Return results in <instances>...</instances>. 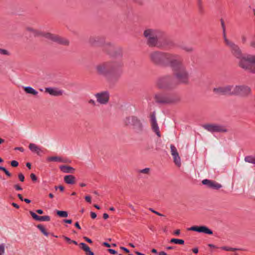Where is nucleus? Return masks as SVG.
<instances>
[{"label":"nucleus","mask_w":255,"mask_h":255,"mask_svg":"<svg viewBox=\"0 0 255 255\" xmlns=\"http://www.w3.org/2000/svg\"><path fill=\"white\" fill-rule=\"evenodd\" d=\"M50 220V218L48 216H39L38 221H49Z\"/></svg>","instance_id":"28"},{"label":"nucleus","mask_w":255,"mask_h":255,"mask_svg":"<svg viewBox=\"0 0 255 255\" xmlns=\"http://www.w3.org/2000/svg\"><path fill=\"white\" fill-rule=\"evenodd\" d=\"M12 205L13 207H15L16 208H17V209L19 208V206L17 204H16V203H12Z\"/></svg>","instance_id":"55"},{"label":"nucleus","mask_w":255,"mask_h":255,"mask_svg":"<svg viewBox=\"0 0 255 255\" xmlns=\"http://www.w3.org/2000/svg\"><path fill=\"white\" fill-rule=\"evenodd\" d=\"M15 150H19L21 152H23L24 151V149L22 148V147H15L14 148Z\"/></svg>","instance_id":"46"},{"label":"nucleus","mask_w":255,"mask_h":255,"mask_svg":"<svg viewBox=\"0 0 255 255\" xmlns=\"http://www.w3.org/2000/svg\"><path fill=\"white\" fill-rule=\"evenodd\" d=\"M44 33L38 29H36V31L33 35L37 37H44Z\"/></svg>","instance_id":"27"},{"label":"nucleus","mask_w":255,"mask_h":255,"mask_svg":"<svg viewBox=\"0 0 255 255\" xmlns=\"http://www.w3.org/2000/svg\"><path fill=\"white\" fill-rule=\"evenodd\" d=\"M151 126H152V128L153 130H154V131L156 133V134H157V135L158 136L160 137V132H159V128H158V125L156 122V121H155V119L154 118H152Z\"/></svg>","instance_id":"21"},{"label":"nucleus","mask_w":255,"mask_h":255,"mask_svg":"<svg viewBox=\"0 0 255 255\" xmlns=\"http://www.w3.org/2000/svg\"><path fill=\"white\" fill-rule=\"evenodd\" d=\"M64 222L65 223H67L68 224H71L72 223V220H65Z\"/></svg>","instance_id":"58"},{"label":"nucleus","mask_w":255,"mask_h":255,"mask_svg":"<svg viewBox=\"0 0 255 255\" xmlns=\"http://www.w3.org/2000/svg\"><path fill=\"white\" fill-rule=\"evenodd\" d=\"M121 249L122 250H124V251H125L127 253L129 252L128 250L127 249V248H125V247H121Z\"/></svg>","instance_id":"52"},{"label":"nucleus","mask_w":255,"mask_h":255,"mask_svg":"<svg viewBox=\"0 0 255 255\" xmlns=\"http://www.w3.org/2000/svg\"><path fill=\"white\" fill-rule=\"evenodd\" d=\"M91 216L93 219H95L97 217V214L94 212H91Z\"/></svg>","instance_id":"44"},{"label":"nucleus","mask_w":255,"mask_h":255,"mask_svg":"<svg viewBox=\"0 0 255 255\" xmlns=\"http://www.w3.org/2000/svg\"><path fill=\"white\" fill-rule=\"evenodd\" d=\"M109 252L111 254H117V252L115 250H113V249H109Z\"/></svg>","instance_id":"45"},{"label":"nucleus","mask_w":255,"mask_h":255,"mask_svg":"<svg viewBox=\"0 0 255 255\" xmlns=\"http://www.w3.org/2000/svg\"><path fill=\"white\" fill-rule=\"evenodd\" d=\"M59 168L61 171L66 173H73L75 171L73 167L67 165H61Z\"/></svg>","instance_id":"17"},{"label":"nucleus","mask_w":255,"mask_h":255,"mask_svg":"<svg viewBox=\"0 0 255 255\" xmlns=\"http://www.w3.org/2000/svg\"><path fill=\"white\" fill-rule=\"evenodd\" d=\"M18 165V163L16 160H12L11 161V165L12 167H17Z\"/></svg>","instance_id":"37"},{"label":"nucleus","mask_w":255,"mask_h":255,"mask_svg":"<svg viewBox=\"0 0 255 255\" xmlns=\"http://www.w3.org/2000/svg\"><path fill=\"white\" fill-rule=\"evenodd\" d=\"M170 242L175 244L183 245L184 243V241L182 239H172L170 240Z\"/></svg>","instance_id":"24"},{"label":"nucleus","mask_w":255,"mask_h":255,"mask_svg":"<svg viewBox=\"0 0 255 255\" xmlns=\"http://www.w3.org/2000/svg\"><path fill=\"white\" fill-rule=\"evenodd\" d=\"M143 35L148 45L155 46L157 44L158 40L162 36L163 33L157 29L147 28L143 31Z\"/></svg>","instance_id":"2"},{"label":"nucleus","mask_w":255,"mask_h":255,"mask_svg":"<svg viewBox=\"0 0 255 255\" xmlns=\"http://www.w3.org/2000/svg\"><path fill=\"white\" fill-rule=\"evenodd\" d=\"M204 128L211 132H226L228 131L225 127L217 124L207 125L204 126Z\"/></svg>","instance_id":"8"},{"label":"nucleus","mask_w":255,"mask_h":255,"mask_svg":"<svg viewBox=\"0 0 255 255\" xmlns=\"http://www.w3.org/2000/svg\"><path fill=\"white\" fill-rule=\"evenodd\" d=\"M225 40L226 43L232 48L233 55L238 59L239 66L255 73V55L243 54L238 46L227 39Z\"/></svg>","instance_id":"1"},{"label":"nucleus","mask_w":255,"mask_h":255,"mask_svg":"<svg viewBox=\"0 0 255 255\" xmlns=\"http://www.w3.org/2000/svg\"><path fill=\"white\" fill-rule=\"evenodd\" d=\"M57 214L60 217H67L68 213L65 211H57Z\"/></svg>","instance_id":"26"},{"label":"nucleus","mask_w":255,"mask_h":255,"mask_svg":"<svg viewBox=\"0 0 255 255\" xmlns=\"http://www.w3.org/2000/svg\"><path fill=\"white\" fill-rule=\"evenodd\" d=\"M213 92L218 95L229 94V85L215 88Z\"/></svg>","instance_id":"16"},{"label":"nucleus","mask_w":255,"mask_h":255,"mask_svg":"<svg viewBox=\"0 0 255 255\" xmlns=\"http://www.w3.org/2000/svg\"><path fill=\"white\" fill-rule=\"evenodd\" d=\"M250 45L253 48H255V36L254 37L253 39L251 41Z\"/></svg>","instance_id":"35"},{"label":"nucleus","mask_w":255,"mask_h":255,"mask_svg":"<svg viewBox=\"0 0 255 255\" xmlns=\"http://www.w3.org/2000/svg\"><path fill=\"white\" fill-rule=\"evenodd\" d=\"M170 64L173 68L174 74L177 79L184 81L188 77V72L180 61L176 59L174 57Z\"/></svg>","instance_id":"4"},{"label":"nucleus","mask_w":255,"mask_h":255,"mask_svg":"<svg viewBox=\"0 0 255 255\" xmlns=\"http://www.w3.org/2000/svg\"><path fill=\"white\" fill-rule=\"evenodd\" d=\"M17 196H18V198H19L20 200H21V201H23V200H24V199H23V198H22V196H21V194H18V195H17Z\"/></svg>","instance_id":"57"},{"label":"nucleus","mask_w":255,"mask_h":255,"mask_svg":"<svg viewBox=\"0 0 255 255\" xmlns=\"http://www.w3.org/2000/svg\"><path fill=\"white\" fill-rule=\"evenodd\" d=\"M180 234V231L179 230H177L174 231V234L178 236Z\"/></svg>","instance_id":"47"},{"label":"nucleus","mask_w":255,"mask_h":255,"mask_svg":"<svg viewBox=\"0 0 255 255\" xmlns=\"http://www.w3.org/2000/svg\"><path fill=\"white\" fill-rule=\"evenodd\" d=\"M83 239H84L85 241H86L87 242H88V243H92V240H91L90 239H89V238H87V237H83Z\"/></svg>","instance_id":"43"},{"label":"nucleus","mask_w":255,"mask_h":255,"mask_svg":"<svg viewBox=\"0 0 255 255\" xmlns=\"http://www.w3.org/2000/svg\"><path fill=\"white\" fill-rule=\"evenodd\" d=\"M36 29H34V28H32L31 27H27L26 28V30L28 32L32 33L33 34H34L35 32L36 31Z\"/></svg>","instance_id":"33"},{"label":"nucleus","mask_w":255,"mask_h":255,"mask_svg":"<svg viewBox=\"0 0 255 255\" xmlns=\"http://www.w3.org/2000/svg\"><path fill=\"white\" fill-rule=\"evenodd\" d=\"M29 213L34 219H35L36 221L39 220V216L37 215L35 213H34L32 211H30Z\"/></svg>","instance_id":"31"},{"label":"nucleus","mask_w":255,"mask_h":255,"mask_svg":"<svg viewBox=\"0 0 255 255\" xmlns=\"http://www.w3.org/2000/svg\"><path fill=\"white\" fill-rule=\"evenodd\" d=\"M37 228L45 236H48L49 234L48 232L46 231V229L43 226L39 225L37 226Z\"/></svg>","instance_id":"25"},{"label":"nucleus","mask_w":255,"mask_h":255,"mask_svg":"<svg viewBox=\"0 0 255 255\" xmlns=\"http://www.w3.org/2000/svg\"><path fill=\"white\" fill-rule=\"evenodd\" d=\"M192 251H193V253L195 254H197L198 253V249L197 248H194L192 250Z\"/></svg>","instance_id":"51"},{"label":"nucleus","mask_w":255,"mask_h":255,"mask_svg":"<svg viewBox=\"0 0 255 255\" xmlns=\"http://www.w3.org/2000/svg\"><path fill=\"white\" fill-rule=\"evenodd\" d=\"M135 254L137 255H144L143 254H142L140 252H135Z\"/></svg>","instance_id":"64"},{"label":"nucleus","mask_w":255,"mask_h":255,"mask_svg":"<svg viewBox=\"0 0 255 255\" xmlns=\"http://www.w3.org/2000/svg\"><path fill=\"white\" fill-rule=\"evenodd\" d=\"M75 226L79 229H81V227L78 222H76L75 224Z\"/></svg>","instance_id":"56"},{"label":"nucleus","mask_w":255,"mask_h":255,"mask_svg":"<svg viewBox=\"0 0 255 255\" xmlns=\"http://www.w3.org/2000/svg\"><path fill=\"white\" fill-rule=\"evenodd\" d=\"M245 160L247 162L255 164V156H248L245 157Z\"/></svg>","instance_id":"23"},{"label":"nucleus","mask_w":255,"mask_h":255,"mask_svg":"<svg viewBox=\"0 0 255 255\" xmlns=\"http://www.w3.org/2000/svg\"><path fill=\"white\" fill-rule=\"evenodd\" d=\"M58 188L61 191H63L64 190V188L62 186H59Z\"/></svg>","instance_id":"59"},{"label":"nucleus","mask_w":255,"mask_h":255,"mask_svg":"<svg viewBox=\"0 0 255 255\" xmlns=\"http://www.w3.org/2000/svg\"><path fill=\"white\" fill-rule=\"evenodd\" d=\"M103 218H104V219H107L109 218L108 214L107 213H104L103 214Z\"/></svg>","instance_id":"50"},{"label":"nucleus","mask_w":255,"mask_h":255,"mask_svg":"<svg viewBox=\"0 0 255 255\" xmlns=\"http://www.w3.org/2000/svg\"><path fill=\"white\" fill-rule=\"evenodd\" d=\"M30 176L31 179L33 181H35L37 180V177L34 173H31Z\"/></svg>","instance_id":"39"},{"label":"nucleus","mask_w":255,"mask_h":255,"mask_svg":"<svg viewBox=\"0 0 255 255\" xmlns=\"http://www.w3.org/2000/svg\"><path fill=\"white\" fill-rule=\"evenodd\" d=\"M24 201L27 203H29L31 202L30 200L28 199H24Z\"/></svg>","instance_id":"61"},{"label":"nucleus","mask_w":255,"mask_h":255,"mask_svg":"<svg viewBox=\"0 0 255 255\" xmlns=\"http://www.w3.org/2000/svg\"><path fill=\"white\" fill-rule=\"evenodd\" d=\"M28 147L32 153H35L38 155H41L43 153L41 147L35 143H29Z\"/></svg>","instance_id":"15"},{"label":"nucleus","mask_w":255,"mask_h":255,"mask_svg":"<svg viewBox=\"0 0 255 255\" xmlns=\"http://www.w3.org/2000/svg\"><path fill=\"white\" fill-rule=\"evenodd\" d=\"M63 238L69 244L73 243L75 245H77V243L76 241L71 240L69 238L66 236H64Z\"/></svg>","instance_id":"29"},{"label":"nucleus","mask_w":255,"mask_h":255,"mask_svg":"<svg viewBox=\"0 0 255 255\" xmlns=\"http://www.w3.org/2000/svg\"><path fill=\"white\" fill-rule=\"evenodd\" d=\"M45 92L53 96H59L63 94V91L57 88H46L45 89Z\"/></svg>","instance_id":"14"},{"label":"nucleus","mask_w":255,"mask_h":255,"mask_svg":"<svg viewBox=\"0 0 255 255\" xmlns=\"http://www.w3.org/2000/svg\"><path fill=\"white\" fill-rule=\"evenodd\" d=\"M170 149L171 154L173 157L174 163L177 166L180 167L181 165V158L179 156L177 149L173 145H170Z\"/></svg>","instance_id":"9"},{"label":"nucleus","mask_w":255,"mask_h":255,"mask_svg":"<svg viewBox=\"0 0 255 255\" xmlns=\"http://www.w3.org/2000/svg\"><path fill=\"white\" fill-rule=\"evenodd\" d=\"M36 212L39 214H43V211L41 209L37 210L36 211Z\"/></svg>","instance_id":"54"},{"label":"nucleus","mask_w":255,"mask_h":255,"mask_svg":"<svg viewBox=\"0 0 255 255\" xmlns=\"http://www.w3.org/2000/svg\"><path fill=\"white\" fill-rule=\"evenodd\" d=\"M152 212L155 213V214L158 215V216H163V215L160 213H159V212L156 211H154V210H153L152 209H149Z\"/></svg>","instance_id":"40"},{"label":"nucleus","mask_w":255,"mask_h":255,"mask_svg":"<svg viewBox=\"0 0 255 255\" xmlns=\"http://www.w3.org/2000/svg\"><path fill=\"white\" fill-rule=\"evenodd\" d=\"M47 160L49 162H63L62 158L61 157L57 156L48 157L47 158Z\"/></svg>","instance_id":"22"},{"label":"nucleus","mask_w":255,"mask_h":255,"mask_svg":"<svg viewBox=\"0 0 255 255\" xmlns=\"http://www.w3.org/2000/svg\"><path fill=\"white\" fill-rule=\"evenodd\" d=\"M18 178L20 181L23 182L24 180V176L21 173L18 174Z\"/></svg>","instance_id":"38"},{"label":"nucleus","mask_w":255,"mask_h":255,"mask_svg":"<svg viewBox=\"0 0 255 255\" xmlns=\"http://www.w3.org/2000/svg\"><path fill=\"white\" fill-rule=\"evenodd\" d=\"M125 123L127 125L131 126L135 128L140 127L141 124L140 121L135 117H129L125 120Z\"/></svg>","instance_id":"10"},{"label":"nucleus","mask_w":255,"mask_h":255,"mask_svg":"<svg viewBox=\"0 0 255 255\" xmlns=\"http://www.w3.org/2000/svg\"><path fill=\"white\" fill-rule=\"evenodd\" d=\"M97 102L101 105H106L110 99V94L108 91H102L95 95Z\"/></svg>","instance_id":"7"},{"label":"nucleus","mask_w":255,"mask_h":255,"mask_svg":"<svg viewBox=\"0 0 255 255\" xmlns=\"http://www.w3.org/2000/svg\"><path fill=\"white\" fill-rule=\"evenodd\" d=\"M128 207L132 210H134L133 206L131 204H129Z\"/></svg>","instance_id":"62"},{"label":"nucleus","mask_w":255,"mask_h":255,"mask_svg":"<svg viewBox=\"0 0 255 255\" xmlns=\"http://www.w3.org/2000/svg\"><path fill=\"white\" fill-rule=\"evenodd\" d=\"M5 174L8 177L11 176V174L7 170L5 172Z\"/></svg>","instance_id":"48"},{"label":"nucleus","mask_w":255,"mask_h":255,"mask_svg":"<svg viewBox=\"0 0 255 255\" xmlns=\"http://www.w3.org/2000/svg\"><path fill=\"white\" fill-rule=\"evenodd\" d=\"M0 54L2 55H8V52L5 49L0 48Z\"/></svg>","instance_id":"36"},{"label":"nucleus","mask_w":255,"mask_h":255,"mask_svg":"<svg viewBox=\"0 0 255 255\" xmlns=\"http://www.w3.org/2000/svg\"><path fill=\"white\" fill-rule=\"evenodd\" d=\"M202 182L204 185H207L208 187L213 189H219L222 187V185L214 181L204 179Z\"/></svg>","instance_id":"13"},{"label":"nucleus","mask_w":255,"mask_h":255,"mask_svg":"<svg viewBox=\"0 0 255 255\" xmlns=\"http://www.w3.org/2000/svg\"><path fill=\"white\" fill-rule=\"evenodd\" d=\"M89 103L92 104L93 105H95V102L93 100H90L89 101Z\"/></svg>","instance_id":"53"},{"label":"nucleus","mask_w":255,"mask_h":255,"mask_svg":"<svg viewBox=\"0 0 255 255\" xmlns=\"http://www.w3.org/2000/svg\"><path fill=\"white\" fill-rule=\"evenodd\" d=\"M14 187L17 190H22V188L18 184L14 185Z\"/></svg>","instance_id":"41"},{"label":"nucleus","mask_w":255,"mask_h":255,"mask_svg":"<svg viewBox=\"0 0 255 255\" xmlns=\"http://www.w3.org/2000/svg\"><path fill=\"white\" fill-rule=\"evenodd\" d=\"M150 172V168H145L144 169H141L139 171V172L143 174H147Z\"/></svg>","instance_id":"32"},{"label":"nucleus","mask_w":255,"mask_h":255,"mask_svg":"<svg viewBox=\"0 0 255 255\" xmlns=\"http://www.w3.org/2000/svg\"><path fill=\"white\" fill-rule=\"evenodd\" d=\"M158 255H167V254L165 252L162 251L158 253Z\"/></svg>","instance_id":"49"},{"label":"nucleus","mask_w":255,"mask_h":255,"mask_svg":"<svg viewBox=\"0 0 255 255\" xmlns=\"http://www.w3.org/2000/svg\"><path fill=\"white\" fill-rule=\"evenodd\" d=\"M116 63L112 62H103L98 63L95 66L96 73L101 76L107 77L114 72L117 69Z\"/></svg>","instance_id":"3"},{"label":"nucleus","mask_w":255,"mask_h":255,"mask_svg":"<svg viewBox=\"0 0 255 255\" xmlns=\"http://www.w3.org/2000/svg\"><path fill=\"white\" fill-rule=\"evenodd\" d=\"M64 181L68 184H73L76 182V178L72 175H66L64 177Z\"/></svg>","instance_id":"18"},{"label":"nucleus","mask_w":255,"mask_h":255,"mask_svg":"<svg viewBox=\"0 0 255 255\" xmlns=\"http://www.w3.org/2000/svg\"><path fill=\"white\" fill-rule=\"evenodd\" d=\"M220 249L222 250L226 251H233L234 249L228 247H222Z\"/></svg>","instance_id":"34"},{"label":"nucleus","mask_w":255,"mask_h":255,"mask_svg":"<svg viewBox=\"0 0 255 255\" xmlns=\"http://www.w3.org/2000/svg\"><path fill=\"white\" fill-rule=\"evenodd\" d=\"M23 89L26 94H29L33 96H37L38 93L36 90L30 86L24 87Z\"/></svg>","instance_id":"19"},{"label":"nucleus","mask_w":255,"mask_h":255,"mask_svg":"<svg viewBox=\"0 0 255 255\" xmlns=\"http://www.w3.org/2000/svg\"><path fill=\"white\" fill-rule=\"evenodd\" d=\"M26 166L28 168H31V164L30 163L28 162L26 163Z\"/></svg>","instance_id":"63"},{"label":"nucleus","mask_w":255,"mask_h":255,"mask_svg":"<svg viewBox=\"0 0 255 255\" xmlns=\"http://www.w3.org/2000/svg\"><path fill=\"white\" fill-rule=\"evenodd\" d=\"M250 88L248 87L229 85V94L247 95L250 93Z\"/></svg>","instance_id":"6"},{"label":"nucleus","mask_w":255,"mask_h":255,"mask_svg":"<svg viewBox=\"0 0 255 255\" xmlns=\"http://www.w3.org/2000/svg\"><path fill=\"white\" fill-rule=\"evenodd\" d=\"M81 248L85 252L87 255H94V253L91 251L90 248L85 243H81L79 244Z\"/></svg>","instance_id":"20"},{"label":"nucleus","mask_w":255,"mask_h":255,"mask_svg":"<svg viewBox=\"0 0 255 255\" xmlns=\"http://www.w3.org/2000/svg\"><path fill=\"white\" fill-rule=\"evenodd\" d=\"M189 230L196 231L199 233H203L209 235H212L213 234V232L210 229L204 226H193L191 227Z\"/></svg>","instance_id":"12"},{"label":"nucleus","mask_w":255,"mask_h":255,"mask_svg":"<svg viewBox=\"0 0 255 255\" xmlns=\"http://www.w3.org/2000/svg\"><path fill=\"white\" fill-rule=\"evenodd\" d=\"M151 252L153 253H154V254H157V250L155 249H153L151 250Z\"/></svg>","instance_id":"60"},{"label":"nucleus","mask_w":255,"mask_h":255,"mask_svg":"<svg viewBox=\"0 0 255 255\" xmlns=\"http://www.w3.org/2000/svg\"><path fill=\"white\" fill-rule=\"evenodd\" d=\"M44 37L50 40H52L53 41L57 42L63 44L67 43V41H64L63 39H62L61 38L59 37L58 35L50 33L45 32Z\"/></svg>","instance_id":"11"},{"label":"nucleus","mask_w":255,"mask_h":255,"mask_svg":"<svg viewBox=\"0 0 255 255\" xmlns=\"http://www.w3.org/2000/svg\"><path fill=\"white\" fill-rule=\"evenodd\" d=\"M150 57L155 63H159L164 62L171 63L174 56L169 54L154 51L150 54Z\"/></svg>","instance_id":"5"},{"label":"nucleus","mask_w":255,"mask_h":255,"mask_svg":"<svg viewBox=\"0 0 255 255\" xmlns=\"http://www.w3.org/2000/svg\"><path fill=\"white\" fill-rule=\"evenodd\" d=\"M5 253V246L3 244L0 245V255H4Z\"/></svg>","instance_id":"30"},{"label":"nucleus","mask_w":255,"mask_h":255,"mask_svg":"<svg viewBox=\"0 0 255 255\" xmlns=\"http://www.w3.org/2000/svg\"><path fill=\"white\" fill-rule=\"evenodd\" d=\"M85 200L87 202H88L89 203L91 202V198L90 196H85Z\"/></svg>","instance_id":"42"}]
</instances>
